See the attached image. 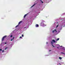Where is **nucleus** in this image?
Listing matches in <instances>:
<instances>
[{"label": "nucleus", "mask_w": 65, "mask_h": 65, "mask_svg": "<svg viewBox=\"0 0 65 65\" xmlns=\"http://www.w3.org/2000/svg\"><path fill=\"white\" fill-rule=\"evenodd\" d=\"M40 25L41 26H42L43 27H44V26H45V25L44 24V23H43V22H41Z\"/></svg>", "instance_id": "1"}, {"label": "nucleus", "mask_w": 65, "mask_h": 65, "mask_svg": "<svg viewBox=\"0 0 65 65\" xmlns=\"http://www.w3.org/2000/svg\"><path fill=\"white\" fill-rule=\"evenodd\" d=\"M7 36H4L3 37V38L2 39V41H3V40H4V38L6 37Z\"/></svg>", "instance_id": "2"}, {"label": "nucleus", "mask_w": 65, "mask_h": 65, "mask_svg": "<svg viewBox=\"0 0 65 65\" xmlns=\"http://www.w3.org/2000/svg\"><path fill=\"white\" fill-rule=\"evenodd\" d=\"M51 45L53 47H55V46L53 45V42L51 41Z\"/></svg>", "instance_id": "3"}, {"label": "nucleus", "mask_w": 65, "mask_h": 65, "mask_svg": "<svg viewBox=\"0 0 65 65\" xmlns=\"http://www.w3.org/2000/svg\"><path fill=\"white\" fill-rule=\"evenodd\" d=\"M55 31L56 32H57V31L56 29H54V30H52L53 33H54Z\"/></svg>", "instance_id": "4"}, {"label": "nucleus", "mask_w": 65, "mask_h": 65, "mask_svg": "<svg viewBox=\"0 0 65 65\" xmlns=\"http://www.w3.org/2000/svg\"><path fill=\"white\" fill-rule=\"evenodd\" d=\"M27 14H25V15H24V18H25L26 17V16H27Z\"/></svg>", "instance_id": "5"}, {"label": "nucleus", "mask_w": 65, "mask_h": 65, "mask_svg": "<svg viewBox=\"0 0 65 65\" xmlns=\"http://www.w3.org/2000/svg\"><path fill=\"white\" fill-rule=\"evenodd\" d=\"M22 23V21H20L18 25H20V24H21V23Z\"/></svg>", "instance_id": "6"}, {"label": "nucleus", "mask_w": 65, "mask_h": 65, "mask_svg": "<svg viewBox=\"0 0 65 65\" xmlns=\"http://www.w3.org/2000/svg\"><path fill=\"white\" fill-rule=\"evenodd\" d=\"M36 27H39V26H38V24H36Z\"/></svg>", "instance_id": "7"}, {"label": "nucleus", "mask_w": 65, "mask_h": 65, "mask_svg": "<svg viewBox=\"0 0 65 65\" xmlns=\"http://www.w3.org/2000/svg\"><path fill=\"white\" fill-rule=\"evenodd\" d=\"M52 41H53V42L55 43V42H56V41L54 40L53 39V40H52Z\"/></svg>", "instance_id": "8"}, {"label": "nucleus", "mask_w": 65, "mask_h": 65, "mask_svg": "<svg viewBox=\"0 0 65 65\" xmlns=\"http://www.w3.org/2000/svg\"><path fill=\"white\" fill-rule=\"evenodd\" d=\"M34 4V5H33V6H32L31 7H33V6H35V5L36 4Z\"/></svg>", "instance_id": "9"}, {"label": "nucleus", "mask_w": 65, "mask_h": 65, "mask_svg": "<svg viewBox=\"0 0 65 65\" xmlns=\"http://www.w3.org/2000/svg\"><path fill=\"white\" fill-rule=\"evenodd\" d=\"M59 59H60V60H61L62 59V57H59Z\"/></svg>", "instance_id": "10"}, {"label": "nucleus", "mask_w": 65, "mask_h": 65, "mask_svg": "<svg viewBox=\"0 0 65 65\" xmlns=\"http://www.w3.org/2000/svg\"><path fill=\"white\" fill-rule=\"evenodd\" d=\"M59 39H60V38H57V39L56 40V41H58V40H59Z\"/></svg>", "instance_id": "11"}, {"label": "nucleus", "mask_w": 65, "mask_h": 65, "mask_svg": "<svg viewBox=\"0 0 65 65\" xmlns=\"http://www.w3.org/2000/svg\"><path fill=\"white\" fill-rule=\"evenodd\" d=\"M27 24H26V25H25V26H26V27H25L24 28V29H26V28H26V27H27Z\"/></svg>", "instance_id": "12"}, {"label": "nucleus", "mask_w": 65, "mask_h": 65, "mask_svg": "<svg viewBox=\"0 0 65 65\" xmlns=\"http://www.w3.org/2000/svg\"><path fill=\"white\" fill-rule=\"evenodd\" d=\"M62 48V49H63V50H65V47H63Z\"/></svg>", "instance_id": "13"}, {"label": "nucleus", "mask_w": 65, "mask_h": 65, "mask_svg": "<svg viewBox=\"0 0 65 65\" xmlns=\"http://www.w3.org/2000/svg\"><path fill=\"white\" fill-rule=\"evenodd\" d=\"M4 52V50H3L2 51V53H3Z\"/></svg>", "instance_id": "14"}, {"label": "nucleus", "mask_w": 65, "mask_h": 65, "mask_svg": "<svg viewBox=\"0 0 65 65\" xmlns=\"http://www.w3.org/2000/svg\"><path fill=\"white\" fill-rule=\"evenodd\" d=\"M8 47H6L5 49V50H6V49H7V48Z\"/></svg>", "instance_id": "15"}, {"label": "nucleus", "mask_w": 65, "mask_h": 65, "mask_svg": "<svg viewBox=\"0 0 65 65\" xmlns=\"http://www.w3.org/2000/svg\"><path fill=\"white\" fill-rule=\"evenodd\" d=\"M19 26V25H17L16 26H15V27L17 28V27H18Z\"/></svg>", "instance_id": "16"}, {"label": "nucleus", "mask_w": 65, "mask_h": 65, "mask_svg": "<svg viewBox=\"0 0 65 65\" xmlns=\"http://www.w3.org/2000/svg\"><path fill=\"white\" fill-rule=\"evenodd\" d=\"M59 26V25H57L56 26V28H57L58 27V26Z\"/></svg>", "instance_id": "17"}, {"label": "nucleus", "mask_w": 65, "mask_h": 65, "mask_svg": "<svg viewBox=\"0 0 65 65\" xmlns=\"http://www.w3.org/2000/svg\"><path fill=\"white\" fill-rule=\"evenodd\" d=\"M24 37V35L23 34H22V37Z\"/></svg>", "instance_id": "18"}, {"label": "nucleus", "mask_w": 65, "mask_h": 65, "mask_svg": "<svg viewBox=\"0 0 65 65\" xmlns=\"http://www.w3.org/2000/svg\"><path fill=\"white\" fill-rule=\"evenodd\" d=\"M13 40V39H12L11 40V41H12V40Z\"/></svg>", "instance_id": "19"}, {"label": "nucleus", "mask_w": 65, "mask_h": 65, "mask_svg": "<svg viewBox=\"0 0 65 65\" xmlns=\"http://www.w3.org/2000/svg\"><path fill=\"white\" fill-rule=\"evenodd\" d=\"M10 37H12V35H11V36H10Z\"/></svg>", "instance_id": "20"}, {"label": "nucleus", "mask_w": 65, "mask_h": 65, "mask_svg": "<svg viewBox=\"0 0 65 65\" xmlns=\"http://www.w3.org/2000/svg\"><path fill=\"white\" fill-rule=\"evenodd\" d=\"M41 2L42 3H43V1H42V2Z\"/></svg>", "instance_id": "21"}, {"label": "nucleus", "mask_w": 65, "mask_h": 65, "mask_svg": "<svg viewBox=\"0 0 65 65\" xmlns=\"http://www.w3.org/2000/svg\"><path fill=\"white\" fill-rule=\"evenodd\" d=\"M0 51H2V49H0Z\"/></svg>", "instance_id": "22"}, {"label": "nucleus", "mask_w": 65, "mask_h": 65, "mask_svg": "<svg viewBox=\"0 0 65 65\" xmlns=\"http://www.w3.org/2000/svg\"><path fill=\"white\" fill-rule=\"evenodd\" d=\"M20 38H22V37H20Z\"/></svg>", "instance_id": "23"}, {"label": "nucleus", "mask_w": 65, "mask_h": 65, "mask_svg": "<svg viewBox=\"0 0 65 65\" xmlns=\"http://www.w3.org/2000/svg\"><path fill=\"white\" fill-rule=\"evenodd\" d=\"M48 43V42H46V44H47Z\"/></svg>", "instance_id": "24"}, {"label": "nucleus", "mask_w": 65, "mask_h": 65, "mask_svg": "<svg viewBox=\"0 0 65 65\" xmlns=\"http://www.w3.org/2000/svg\"><path fill=\"white\" fill-rule=\"evenodd\" d=\"M14 37H13V38H12V39H14Z\"/></svg>", "instance_id": "25"}, {"label": "nucleus", "mask_w": 65, "mask_h": 65, "mask_svg": "<svg viewBox=\"0 0 65 65\" xmlns=\"http://www.w3.org/2000/svg\"><path fill=\"white\" fill-rule=\"evenodd\" d=\"M51 50H49V52H51Z\"/></svg>", "instance_id": "26"}, {"label": "nucleus", "mask_w": 65, "mask_h": 65, "mask_svg": "<svg viewBox=\"0 0 65 65\" xmlns=\"http://www.w3.org/2000/svg\"><path fill=\"white\" fill-rule=\"evenodd\" d=\"M40 1H41V2H42V1H41V0H40Z\"/></svg>", "instance_id": "27"}, {"label": "nucleus", "mask_w": 65, "mask_h": 65, "mask_svg": "<svg viewBox=\"0 0 65 65\" xmlns=\"http://www.w3.org/2000/svg\"><path fill=\"white\" fill-rule=\"evenodd\" d=\"M5 44H6V42L5 43Z\"/></svg>", "instance_id": "28"}, {"label": "nucleus", "mask_w": 65, "mask_h": 65, "mask_svg": "<svg viewBox=\"0 0 65 65\" xmlns=\"http://www.w3.org/2000/svg\"><path fill=\"white\" fill-rule=\"evenodd\" d=\"M57 48H59V47H57Z\"/></svg>", "instance_id": "29"}, {"label": "nucleus", "mask_w": 65, "mask_h": 65, "mask_svg": "<svg viewBox=\"0 0 65 65\" xmlns=\"http://www.w3.org/2000/svg\"><path fill=\"white\" fill-rule=\"evenodd\" d=\"M61 46V47H62V46Z\"/></svg>", "instance_id": "30"}, {"label": "nucleus", "mask_w": 65, "mask_h": 65, "mask_svg": "<svg viewBox=\"0 0 65 65\" xmlns=\"http://www.w3.org/2000/svg\"><path fill=\"white\" fill-rule=\"evenodd\" d=\"M60 65H61V64H60Z\"/></svg>", "instance_id": "31"}]
</instances>
